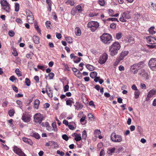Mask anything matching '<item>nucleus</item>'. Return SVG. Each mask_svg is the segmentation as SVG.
<instances>
[{"label":"nucleus","mask_w":156,"mask_h":156,"mask_svg":"<svg viewBox=\"0 0 156 156\" xmlns=\"http://www.w3.org/2000/svg\"><path fill=\"white\" fill-rule=\"evenodd\" d=\"M140 92L137 90L135 91L134 93L135 98L136 99L138 98L140 95Z\"/></svg>","instance_id":"nucleus-39"},{"label":"nucleus","mask_w":156,"mask_h":156,"mask_svg":"<svg viewBox=\"0 0 156 156\" xmlns=\"http://www.w3.org/2000/svg\"><path fill=\"white\" fill-rule=\"evenodd\" d=\"M74 134H76L75 135V136L76 137L75 138V140L77 141H79L81 140V138L80 136V134H76V133H74Z\"/></svg>","instance_id":"nucleus-23"},{"label":"nucleus","mask_w":156,"mask_h":156,"mask_svg":"<svg viewBox=\"0 0 156 156\" xmlns=\"http://www.w3.org/2000/svg\"><path fill=\"white\" fill-rule=\"evenodd\" d=\"M0 2L3 10L8 13L10 12V5L6 0H1Z\"/></svg>","instance_id":"nucleus-2"},{"label":"nucleus","mask_w":156,"mask_h":156,"mask_svg":"<svg viewBox=\"0 0 156 156\" xmlns=\"http://www.w3.org/2000/svg\"><path fill=\"white\" fill-rule=\"evenodd\" d=\"M86 66L88 69L90 71L94 70V66L89 64H86Z\"/></svg>","instance_id":"nucleus-24"},{"label":"nucleus","mask_w":156,"mask_h":156,"mask_svg":"<svg viewBox=\"0 0 156 156\" xmlns=\"http://www.w3.org/2000/svg\"><path fill=\"white\" fill-rule=\"evenodd\" d=\"M62 139L66 141H67L69 140V137L66 134H65L62 135Z\"/></svg>","instance_id":"nucleus-47"},{"label":"nucleus","mask_w":156,"mask_h":156,"mask_svg":"<svg viewBox=\"0 0 156 156\" xmlns=\"http://www.w3.org/2000/svg\"><path fill=\"white\" fill-rule=\"evenodd\" d=\"M34 27L38 33H41V30L40 28H39V26L37 25V22H35L34 23Z\"/></svg>","instance_id":"nucleus-29"},{"label":"nucleus","mask_w":156,"mask_h":156,"mask_svg":"<svg viewBox=\"0 0 156 156\" xmlns=\"http://www.w3.org/2000/svg\"><path fill=\"white\" fill-rule=\"evenodd\" d=\"M81 59V58L78 57L77 56V58H76V59L74 60V62L75 63H78L80 62Z\"/></svg>","instance_id":"nucleus-45"},{"label":"nucleus","mask_w":156,"mask_h":156,"mask_svg":"<svg viewBox=\"0 0 156 156\" xmlns=\"http://www.w3.org/2000/svg\"><path fill=\"white\" fill-rule=\"evenodd\" d=\"M30 81L27 78L25 79V83L26 85L27 86H29L30 85Z\"/></svg>","instance_id":"nucleus-35"},{"label":"nucleus","mask_w":156,"mask_h":156,"mask_svg":"<svg viewBox=\"0 0 156 156\" xmlns=\"http://www.w3.org/2000/svg\"><path fill=\"white\" fill-rule=\"evenodd\" d=\"M13 151L15 153L19 156H26V154L22 151L21 149L16 146L14 147Z\"/></svg>","instance_id":"nucleus-6"},{"label":"nucleus","mask_w":156,"mask_h":156,"mask_svg":"<svg viewBox=\"0 0 156 156\" xmlns=\"http://www.w3.org/2000/svg\"><path fill=\"white\" fill-rule=\"evenodd\" d=\"M87 136V132L86 130H84L82 132V137L84 139H86Z\"/></svg>","instance_id":"nucleus-43"},{"label":"nucleus","mask_w":156,"mask_h":156,"mask_svg":"<svg viewBox=\"0 0 156 156\" xmlns=\"http://www.w3.org/2000/svg\"><path fill=\"white\" fill-rule=\"evenodd\" d=\"M31 136L34 137L37 139H39L40 138L39 135L36 132H32L30 133Z\"/></svg>","instance_id":"nucleus-18"},{"label":"nucleus","mask_w":156,"mask_h":156,"mask_svg":"<svg viewBox=\"0 0 156 156\" xmlns=\"http://www.w3.org/2000/svg\"><path fill=\"white\" fill-rule=\"evenodd\" d=\"M119 20L120 21L122 22H125L127 21L125 19H124V17H123L122 15V16L120 18Z\"/></svg>","instance_id":"nucleus-63"},{"label":"nucleus","mask_w":156,"mask_h":156,"mask_svg":"<svg viewBox=\"0 0 156 156\" xmlns=\"http://www.w3.org/2000/svg\"><path fill=\"white\" fill-rule=\"evenodd\" d=\"M108 13L109 14V16H112L113 14V11L112 9H109L108 10Z\"/></svg>","instance_id":"nucleus-61"},{"label":"nucleus","mask_w":156,"mask_h":156,"mask_svg":"<svg viewBox=\"0 0 156 156\" xmlns=\"http://www.w3.org/2000/svg\"><path fill=\"white\" fill-rule=\"evenodd\" d=\"M20 8V5L18 3H16L15 4V10L16 12H18Z\"/></svg>","instance_id":"nucleus-38"},{"label":"nucleus","mask_w":156,"mask_h":156,"mask_svg":"<svg viewBox=\"0 0 156 156\" xmlns=\"http://www.w3.org/2000/svg\"><path fill=\"white\" fill-rule=\"evenodd\" d=\"M144 62H140L138 63L135 64L137 67L138 69L144 67Z\"/></svg>","instance_id":"nucleus-22"},{"label":"nucleus","mask_w":156,"mask_h":156,"mask_svg":"<svg viewBox=\"0 0 156 156\" xmlns=\"http://www.w3.org/2000/svg\"><path fill=\"white\" fill-rule=\"evenodd\" d=\"M87 116L89 118V119L92 120V119H93L94 117V116L93 115V114L91 113H89L88 115Z\"/></svg>","instance_id":"nucleus-55"},{"label":"nucleus","mask_w":156,"mask_h":156,"mask_svg":"<svg viewBox=\"0 0 156 156\" xmlns=\"http://www.w3.org/2000/svg\"><path fill=\"white\" fill-rule=\"evenodd\" d=\"M147 42L149 44H156V40H147Z\"/></svg>","instance_id":"nucleus-33"},{"label":"nucleus","mask_w":156,"mask_h":156,"mask_svg":"<svg viewBox=\"0 0 156 156\" xmlns=\"http://www.w3.org/2000/svg\"><path fill=\"white\" fill-rule=\"evenodd\" d=\"M138 69L135 64L131 65L130 67V72L134 74H136L138 73Z\"/></svg>","instance_id":"nucleus-11"},{"label":"nucleus","mask_w":156,"mask_h":156,"mask_svg":"<svg viewBox=\"0 0 156 156\" xmlns=\"http://www.w3.org/2000/svg\"><path fill=\"white\" fill-rule=\"evenodd\" d=\"M97 73L95 71H93L92 72H91L90 75V77L92 78H94L96 76H97Z\"/></svg>","instance_id":"nucleus-32"},{"label":"nucleus","mask_w":156,"mask_h":156,"mask_svg":"<svg viewBox=\"0 0 156 156\" xmlns=\"http://www.w3.org/2000/svg\"><path fill=\"white\" fill-rule=\"evenodd\" d=\"M46 1L49 7L48 10L50 12L51 8V0H46Z\"/></svg>","instance_id":"nucleus-27"},{"label":"nucleus","mask_w":156,"mask_h":156,"mask_svg":"<svg viewBox=\"0 0 156 156\" xmlns=\"http://www.w3.org/2000/svg\"><path fill=\"white\" fill-rule=\"evenodd\" d=\"M9 80L13 82L14 80H17V79L14 76H12L9 78Z\"/></svg>","instance_id":"nucleus-49"},{"label":"nucleus","mask_w":156,"mask_h":156,"mask_svg":"<svg viewBox=\"0 0 156 156\" xmlns=\"http://www.w3.org/2000/svg\"><path fill=\"white\" fill-rule=\"evenodd\" d=\"M148 64L149 67L152 70L156 71V58H151Z\"/></svg>","instance_id":"nucleus-5"},{"label":"nucleus","mask_w":156,"mask_h":156,"mask_svg":"<svg viewBox=\"0 0 156 156\" xmlns=\"http://www.w3.org/2000/svg\"><path fill=\"white\" fill-rule=\"evenodd\" d=\"M107 20L108 21H116L117 22H118L119 20H118L116 18H108Z\"/></svg>","instance_id":"nucleus-52"},{"label":"nucleus","mask_w":156,"mask_h":156,"mask_svg":"<svg viewBox=\"0 0 156 156\" xmlns=\"http://www.w3.org/2000/svg\"><path fill=\"white\" fill-rule=\"evenodd\" d=\"M128 53L127 51H122L120 54L119 56L116 59V62L118 63L121 61L123 60L125 57L128 55Z\"/></svg>","instance_id":"nucleus-9"},{"label":"nucleus","mask_w":156,"mask_h":156,"mask_svg":"<svg viewBox=\"0 0 156 156\" xmlns=\"http://www.w3.org/2000/svg\"><path fill=\"white\" fill-rule=\"evenodd\" d=\"M116 27L115 24L114 23H112L110 24V27L111 29H114Z\"/></svg>","instance_id":"nucleus-59"},{"label":"nucleus","mask_w":156,"mask_h":156,"mask_svg":"<svg viewBox=\"0 0 156 156\" xmlns=\"http://www.w3.org/2000/svg\"><path fill=\"white\" fill-rule=\"evenodd\" d=\"M154 27H152L148 29V31L151 34H154L156 33V32L154 30Z\"/></svg>","instance_id":"nucleus-26"},{"label":"nucleus","mask_w":156,"mask_h":156,"mask_svg":"<svg viewBox=\"0 0 156 156\" xmlns=\"http://www.w3.org/2000/svg\"><path fill=\"white\" fill-rule=\"evenodd\" d=\"M76 10L75 8H73L71 11V14L73 15H74L76 13Z\"/></svg>","instance_id":"nucleus-53"},{"label":"nucleus","mask_w":156,"mask_h":156,"mask_svg":"<svg viewBox=\"0 0 156 156\" xmlns=\"http://www.w3.org/2000/svg\"><path fill=\"white\" fill-rule=\"evenodd\" d=\"M121 46L119 43L118 42H114L109 48L110 55L112 56H114L117 54Z\"/></svg>","instance_id":"nucleus-1"},{"label":"nucleus","mask_w":156,"mask_h":156,"mask_svg":"<svg viewBox=\"0 0 156 156\" xmlns=\"http://www.w3.org/2000/svg\"><path fill=\"white\" fill-rule=\"evenodd\" d=\"M67 2L71 6L73 5L74 4L73 0H68Z\"/></svg>","instance_id":"nucleus-51"},{"label":"nucleus","mask_w":156,"mask_h":156,"mask_svg":"<svg viewBox=\"0 0 156 156\" xmlns=\"http://www.w3.org/2000/svg\"><path fill=\"white\" fill-rule=\"evenodd\" d=\"M111 40H101V41L105 44H108L110 43Z\"/></svg>","instance_id":"nucleus-36"},{"label":"nucleus","mask_w":156,"mask_h":156,"mask_svg":"<svg viewBox=\"0 0 156 156\" xmlns=\"http://www.w3.org/2000/svg\"><path fill=\"white\" fill-rule=\"evenodd\" d=\"M51 126L52 127L53 130L57 132L58 130V129L57 127L56 122H53Z\"/></svg>","instance_id":"nucleus-25"},{"label":"nucleus","mask_w":156,"mask_h":156,"mask_svg":"<svg viewBox=\"0 0 156 156\" xmlns=\"http://www.w3.org/2000/svg\"><path fill=\"white\" fill-rule=\"evenodd\" d=\"M100 39H112L111 35L108 33H105L102 34L100 37Z\"/></svg>","instance_id":"nucleus-13"},{"label":"nucleus","mask_w":156,"mask_h":156,"mask_svg":"<svg viewBox=\"0 0 156 156\" xmlns=\"http://www.w3.org/2000/svg\"><path fill=\"white\" fill-rule=\"evenodd\" d=\"M111 140L115 142L120 143L122 140V136L119 135H116L115 133H112L111 136Z\"/></svg>","instance_id":"nucleus-4"},{"label":"nucleus","mask_w":156,"mask_h":156,"mask_svg":"<svg viewBox=\"0 0 156 156\" xmlns=\"http://www.w3.org/2000/svg\"><path fill=\"white\" fill-rule=\"evenodd\" d=\"M122 34L120 32H119L117 33L116 34V37L117 39H120L122 37Z\"/></svg>","instance_id":"nucleus-42"},{"label":"nucleus","mask_w":156,"mask_h":156,"mask_svg":"<svg viewBox=\"0 0 156 156\" xmlns=\"http://www.w3.org/2000/svg\"><path fill=\"white\" fill-rule=\"evenodd\" d=\"M23 141L27 143L30 145H32L33 144V142L31 140L28 138L26 137H23Z\"/></svg>","instance_id":"nucleus-16"},{"label":"nucleus","mask_w":156,"mask_h":156,"mask_svg":"<svg viewBox=\"0 0 156 156\" xmlns=\"http://www.w3.org/2000/svg\"><path fill=\"white\" fill-rule=\"evenodd\" d=\"M42 119V116L40 114L37 113L34 115V121L35 122L41 124Z\"/></svg>","instance_id":"nucleus-8"},{"label":"nucleus","mask_w":156,"mask_h":156,"mask_svg":"<svg viewBox=\"0 0 156 156\" xmlns=\"http://www.w3.org/2000/svg\"><path fill=\"white\" fill-rule=\"evenodd\" d=\"M108 58V55L106 53H104L101 56L98 62L101 64H104L105 62Z\"/></svg>","instance_id":"nucleus-7"},{"label":"nucleus","mask_w":156,"mask_h":156,"mask_svg":"<svg viewBox=\"0 0 156 156\" xmlns=\"http://www.w3.org/2000/svg\"><path fill=\"white\" fill-rule=\"evenodd\" d=\"M16 103L19 105V107L21 108L23 106V104L22 101L20 100H17L16 101Z\"/></svg>","instance_id":"nucleus-44"},{"label":"nucleus","mask_w":156,"mask_h":156,"mask_svg":"<svg viewBox=\"0 0 156 156\" xmlns=\"http://www.w3.org/2000/svg\"><path fill=\"white\" fill-rule=\"evenodd\" d=\"M73 103V101L70 99L67 100L66 101V104L67 105H70V106L72 105V103Z\"/></svg>","instance_id":"nucleus-48"},{"label":"nucleus","mask_w":156,"mask_h":156,"mask_svg":"<svg viewBox=\"0 0 156 156\" xmlns=\"http://www.w3.org/2000/svg\"><path fill=\"white\" fill-rule=\"evenodd\" d=\"M12 87L13 89V90L16 93L18 92V88L17 87L15 86V85H12Z\"/></svg>","instance_id":"nucleus-57"},{"label":"nucleus","mask_w":156,"mask_h":156,"mask_svg":"<svg viewBox=\"0 0 156 156\" xmlns=\"http://www.w3.org/2000/svg\"><path fill=\"white\" fill-rule=\"evenodd\" d=\"M54 76V74L53 73H50L48 74V76L45 75V78L46 79L51 80L53 78Z\"/></svg>","instance_id":"nucleus-21"},{"label":"nucleus","mask_w":156,"mask_h":156,"mask_svg":"<svg viewBox=\"0 0 156 156\" xmlns=\"http://www.w3.org/2000/svg\"><path fill=\"white\" fill-rule=\"evenodd\" d=\"M16 21L20 24H21L23 23L22 20L20 18L16 19Z\"/></svg>","instance_id":"nucleus-54"},{"label":"nucleus","mask_w":156,"mask_h":156,"mask_svg":"<svg viewBox=\"0 0 156 156\" xmlns=\"http://www.w3.org/2000/svg\"><path fill=\"white\" fill-rule=\"evenodd\" d=\"M122 15L123 17H124V19H125L126 20L130 19L131 17L129 15V12H124L122 14Z\"/></svg>","instance_id":"nucleus-15"},{"label":"nucleus","mask_w":156,"mask_h":156,"mask_svg":"<svg viewBox=\"0 0 156 156\" xmlns=\"http://www.w3.org/2000/svg\"><path fill=\"white\" fill-rule=\"evenodd\" d=\"M15 72L19 77L21 76L22 75L21 72L19 69H16L15 70Z\"/></svg>","instance_id":"nucleus-30"},{"label":"nucleus","mask_w":156,"mask_h":156,"mask_svg":"<svg viewBox=\"0 0 156 156\" xmlns=\"http://www.w3.org/2000/svg\"><path fill=\"white\" fill-rule=\"evenodd\" d=\"M46 91L47 94L49 97H52V91L51 90H50L49 89L46 88Z\"/></svg>","instance_id":"nucleus-31"},{"label":"nucleus","mask_w":156,"mask_h":156,"mask_svg":"<svg viewBox=\"0 0 156 156\" xmlns=\"http://www.w3.org/2000/svg\"><path fill=\"white\" fill-rule=\"evenodd\" d=\"M31 116L28 114H23L22 116V119L24 122H28L30 121Z\"/></svg>","instance_id":"nucleus-12"},{"label":"nucleus","mask_w":156,"mask_h":156,"mask_svg":"<svg viewBox=\"0 0 156 156\" xmlns=\"http://www.w3.org/2000/svg\"><path fill=\"white\" fill-rule=\"evenodd\" d=\"M152 9L153 11L156 12V4L152 3L151 4Z\"/></svg>","instance_id":"nucleus-40"},{"label":"nucleus","mask_w":156,"mask_h":156,"mask_svg":"<svg viewBox=\"0 0 156 156\" xmlns=\"http://www.w3.org/2000/svg\"><path fill=\"white\" fill-rule=\"evenodd\" d=\"M156 90L152 89L150 90L147 95V98L149 99L152 97L153 95L156 94Z\"/></svg>","instance_id":"nucleus-14"},{"label":"nucleus","mask_w":156,"mask_h":156,"mask_svg":"<svg viewBox=\"0 0 156 156\" xmlns=\"http://www.w3.org/2000/svg\"><path fill=\"white\" fill-rule=\"evenodd\" d=\"M34 80L36 81V82L38 83L39 82V78L38 76H36L34 77Z\"/></svg>","instance_id":"nucleus-62"},{"label":"nucleus","mask_w":156,"mask_h":156,"mask_svg":"<svg viewBox=\"0 0 156 156\" xmlns=\"http://www.w3.org/2000/svg\"><path fill=\"white\" fill-rule=\"evenodd\" d=\"M75 75L78 78H82V74L81 73L79 70H77L76 74H75Z\"/></svg>","instance_id":"nucleus-34"},{"label":"nucleus","mask_w":156,"mask_h":156,"mask_svg":"<svg viewBox=\"0 0 156 156\" xmlns=\"http://www.w3.org/2000/svg\"><path fill=\"white\" fill-rule=\"evenodd\" d=\"M15 113V111L12 109L10 110L9 111V114L10 116L11 117L13 116Z\"/></svg>","instance_id":"nucleus-37"},{"label":"nucleus","mask_w":156,"mask_h":156,"mask_svg":"<svg viewBox=\"0 0 156 156\" xmlns=\"http://www.w3.org/2000/svg\"><path fill=\"white\" fill-rule=\"evenodd\" d=\"M9 36L12 37L14 35V32L13 31L9 30Z\"/></svg>","instance_id":"nucleus-58"},{"label":"nucleus","mask_w":156,"mask_h":156,"mask_svg":"<svg viewBox=\"0 0 156 156\" xmlns=\"http://www.w3.org/2000/svg\"><path fill=\"white\" fill-rule=\"evenodd\" d=\"M99 26V23L96 21H91L88 23L87 27L90 28L92 32H94Z\"/></svg>","instance_id":"nucleus-3"},{"label":"nucleus","mask_w":156,"mask_h":156,"mask_svg":"<svg viewBox=\"0 0 156 156\" xmlns=\"http://www.w3.org/2000/svg\"><path fill=\"white\" fill-rule=\"evenodd\" d=\"M28 22L29 23L32 24L34 22V19L33 15L32 16H27Z\"/></svg>","instance_id":"nucleus-17"},{"label":"nucleus","mask_w":156,"mask_h":156,"mask_svg":"<svg viewBox=\"0 0 156 156\" xmlns=\"http://www.w3.org/2000/svg\"><path fill=\"white\" fill-rule=\"evenodd\" d=\"M75 34L77 36H80L81 34V31L79 27H76L75 30Z\"/></svg>","instance_id":"nucleus-19"},{"label":"nucleus","mask_w":156,"mask_h":156,"mask_svg":"<svg viewBox=\"0 0 156 156\" xmlns=\"http://www.w3.org/2000/svg\"><path fill=\"white\" fill-rule=\"evenodd\" d=\"M40 103V101L38 99H36L35 100L34 105L35 109H38Z\"/></svg>","instance_id":"nucleus-20"},{"label":"nucleus","mask_w":156,"mask_h":156,"mask_svg":"<svg viewBox=\"0 0 156 156\" xmlns=\"http://www.w3.org/2000/svg\"><path fill=\"white\" fill-rule=\"evenodd\" d=\"M115 150V147H113L112 148L108 149V151L110 152V153H109L108 154H112L114 153Z\"/></svg>","instance_id":"nucleus-46"},{"label":"nucleus","mask_w":156,"mask_h":156,"mask_svg":"<svg viewBox=\"0 0 156 156\" xmlns=\"http://www.w3.org/2000/svg\"><path fill=\"white\" fill-rule=\"evenodd\" d=\"M98 2L99 4L102 6H103L105 4L104 0H99Z\"/></svg>","instance_id":"nucleus-50"},{"label":"nucleus","mask_w":156,"mask_h":156,"mask_svg":"<svg viewBox=\"0 0 156 156\" xmlns=\"http://www.w3.org/2000/svg\"><path fill=\"white\" fill-rule=\"evenodd\" d=\"M64 91L65 92L69 90V86L68 85H66L64 87Z\"/></svg>","instance_id":"nucleus-64"},{"label":"nucleus","mask_w":156,"mask_h":156,"mask_svg":"<svg viewBox=\"0 0 156 156\" xmlns=\"http://www.w3.org/2000/svg\"><path fill=\"white\" fill-rule=\"evenodd\" d=\"M105 155V152L104 149H102L101 150L100 153V156H104Z\"/></svg>","instance_id":"nucleus-56"},{"label":"nucleus","mask_w":156,"mask_h":156,"mask_svg":"<svg viewBox=\"0 0 156 156\" xmlns=\"http://www.w3.org/2000/svg\"><path fill=\"white\" fill-rule=\"evenodd\" d=\"M138 74L141 76L145 78L146 80H148L149 78V76L147 73L146 72L144 69H142L140 70L139 71Z\"/></svg>","instance_id":"nucleus-10"},{"label":"nucleus","mask_w":156,"mask_h":156,"mask_svg":"<svg viewBox=\"0 0 156 156\" xmlns=\"http://www.w3.org/2000/svg\"><path fill=\"white\" fill-rule=\"evenodd\" d=\"M37 67L38 69H41L43 71H44L45 70V68L43 66H40L39 65H38L37 66Z\"/></svg>","instance_id":"nucleus-60"},{"label":"nucleus","mask_w":156,"mask_h":156,"mask_svg":"<svg viewBox=\"0 0 156 156\" xmlns=\"http://www.w3.org/2000/svg\"><path fill=\"white\" fill-rule=\"evenodd\" d=\"M75 8L76 9V11L77 10L79 12H80L82 11L81 7L80 5H78Z\"/></svg>","instance_id":"nucleus-41"},{"label":"nucleus","mask_w":156,"mask_h":156,"mask_svg":"<svg viewBox=\"0 0 156 156\" xmlns=\"http://www.w3.org/2000/svg\"><path fill=\"white\" fill-rule=\"evenodd\" d=\"M74 106L75 107L76 109L78 110L81 109L83 107V105L81 104H78L76 105H75Z\"/></svg>","instance_id":"nucleus-28"}]
</instances>
